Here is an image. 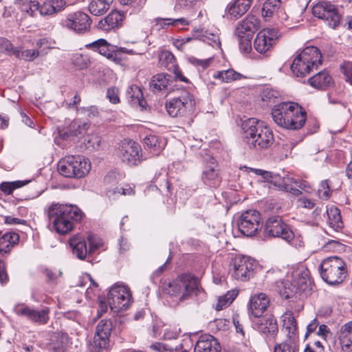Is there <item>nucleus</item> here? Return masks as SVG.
I'll use <instances>...</instances> for the list:
<instances>
[{"label": "nucleus", "instance_id": "f257e3e1", "mask_svg": "<svg viewBox=\"0 0 352 352\" xmlns=\"http://www.w3.org/2000/svg\"><path fill=\"white\" fill-rule=\"evenodd\" d=\"M50 221L56 232L65 234L72 231L74 223L80 221L84 215L76 206L52 203L47 209Z\"/></svg>", "mask_w": 352, "mask_h": 352}, {"label": "nucleus", "instance_id": "f03ea898", "mask_svg": "<svg viewBox=\"0 0 352 352\" xmlns=\"http://www.w3.org/2000/svg\"><path fill=\"white\" fill-rule=\"evenodd\" d=\"M271 114L274 122L286 129H300L307 120L306 111L295 102H287L276 104Z\"/></svg>", "mask_w": 352, "mask_h": 352}, {"label": "nucleus", "instance_id": "7ed1b4c3", "mask_svg": "<svg viewBox=\"0 0 352 352\" xmlns=\"http://www.w3.org/2000/svg\"><path fill=\"white\" fill-rule=\"evenodd\" d=\"M243 138L250 148H267L274 142L272 131L263 122L251 118L242 121Z\"/></svg>", "mask_w": 352, "mask_h": 352}, {"label": "nucleus", "instance_id": "20e7f679", "mask_svg": "<svg viewBox=\"0 0 352 352\" xmlns=\"http://www.w3.org/2000/svg\"><path fill=\"white\" fill-rule=\"evenodd\" d=\"M321 65L322 55L319 50L316 47L309 46L294 58L291 70L295 76L302 78Z\"/></svg>", "mask_w": 352, "mask_h": 352}, {"label": "nucleus", "instance_id": "39448f33", "mask_svg": "<svg viewBox=\"0 0 352 352\" xmlns=\"http://www.w3.org/2000/svg\"><path fill=\"white\" fill-rule=\"evenodd\" d=\"M90 161L82 155H68L58 163V170L65 177L82 178L91 170Z\"/></svg>", "mask_w": 352, "mask_h": 352}, {"label": "nucleus", "instance_id": "423d86ee", "mask_svg": "<svg viewBox=\"0 0 352 352\" xmlns=\"http://www.w3.org/2000/svg\"><path fill=\"white\" fill-rule=\"evenodd\" d=\"M320 273L322 278L328 284H339L346 277V264L340 257H329L320 265Z\"/></svg>", "mask_w": 352, "mask_h": 352}, {"label": "nucleus", "instance_id": "0eeeda50", "mask_svg": "<svg viewBox=\"0 0 352 352\" xmlns=\"http://www.w3.org/2000/svg\"><path fill=\"white\" fill-rule=\"evenodd\" d=\"M197 287L196 280L189 275L179 276L173 282L163 285L164 293L177 298L179 300H185Z\"/></svg>", "mask_w": 352, "mask_h": 352}, {"label": "nucleus", "instance_id": "6e6552de", "mask_svg": "<svg viewBox=\"0 0 352 352\" xmlns=\"http://www.w3.org/2000/svg\"><path fill=\"white\" fill-rule=\"evenodd\" d=\"M256 265L255 261L250 257L235 255L231 258L229 274L235 280L248 281L253 276Z\"/></svg>", "mask_w": 352, "mask_h": 352}, {"label": "nucleus", "instance_id": "1a4fd4ad", "mask_svg": "<svg viewBox=\"0 0 352 352\" xmlns=\"http://www.w3.org/2000/svg\"><path fill=\"white\" fill-rule=\"evenodd\" d=\"M309 282V271L304 267H299L292 273L291 281L292 289L287 288V283L280 280L276 282L279 292L286 298H289L292 292H301L305 291Z\"/></svg>", "mask_w": 352, "mask_h": 352}, {"label": "nucleus", "instance_id": "9d476101", "mask_svg": "<svg viewBox=\"0 0 352 352\" xmlns=\"http://www.w3.org/2000/svg\"><path fill=\"white\" fill-rule=\"evenodd\" d=\"M107 300L114 312L126 310L132 302V294L127 286L114 285L109 292Z\"/></svg>", "mask_w": 352, "mask_h": 352}, {"label": "nucleus", "instance_id": "9b49d317", "mask_svg": "<svg viewBox=\"0 0 352 352\" xmlns=\"http://www.w3.org/2000/svg\"><path fill=\"white\" fill-rule=\"evenodd\" d=\"M237 226L239 230L244 236H254L261 228V216L257 210H246L239 217Z\"/></svg>", "mask_w": 352, "mask_h": 352}, {"label": "nucleus", "instance_id": "f8f14e48", "mask_svg": "<svg viewBox=\"0 0 352 352\" xmlns=\"http://www.w3.org/2000/svg\"><path fill=\"white\" fill-rule=\"evenodd\" d=\"M195 104L191 94L184 90L178 97L171 99L166 107L168 114L172 117L183 116L192 110Z\"/></svg>", "mask_w": 352, "mask_h": 352}, {"label": "nucleus", "instance_id": "ddd939ff", "mask_svg": "<svg viewBox=\"0 0 352 352\" xmlns=\"http://www.w3.org/2000/svg\"><path fill=\"white\" fill-rule=\"evenodd\" d=\"M265 232L271 237H278L287 242L294 239V234L279 216L269 218L265 226Z\"/></svg>", "mask_w": 352, "mask_h": 352}, {"label": "nucleus", "instance_id": "4468645a", "mask_svg": "<svg viewBox=\"0 0 352 352\" xmlns=\"http://www.w3.org/2000/svg\"><path fill=\"white\" fill-rule=\"evenodd\" d=\"M312 13L316 17L324 20L332 28L340 24L341 16L336 6L329 2L322 1L316 4L312 8Z\"/></svg>", "mask_w": 352, "mask_h": 352}, {"label": "nucleus", "instance_id": "2eb2a0df", "mask_svg": "<svg viewBox=\"0 0 352 352\" xmlns=\"http://www.w3.org/2000/svg\"><path fill=\"white\" fill-rule=\"evenodd\" d=\"M15 313L28 320L38 324H45L50 320V308L34 309L24 304L18 305L14 308Z\"/></svg>", "mask_w": 352, "mask_h": 352}, {"label": "nucleus", "instance_id": "dca6fc26", "mask_svg": "<svg viewBox=\"0 0 352 352\" xmlns=\"http://www.w3.org/2000/svg\"><path fill=\"white\" fill-rule=\"evenodd\" d=\"M91 24V20L89 16L80 11L68 14L63 21L65 28L78 34L87 32L90 29Z\"/></svg>", "mask_w": 352, "mask_h": 352}, {"label": "nucleus", "instance_id": "f3484780", "mask_svg": "<svg viewBox=\"0 0 352 352\" xmlns=\"http://www.w3.org/2000/svg\"><path fill=\"white\" fill-rule=\"evenodd\" d=\"M113 324L110 320L102 319L96 325L94 343L99 352H105L109 346Z\"/></svg>", "mask_w": 352, "mask_h": 352}, {"label": "nucleus", "instance_id": "a211bd4d", "mask_svg": "<svg viewBox=\"0 0 352 352\" xmlns=\"http://www.w3.org/2000/svg\"><path fill=\"white\" fill-rule=\"evenodd\" d=\"M252 327L265 338H274L278 329L276 318L274 316L266 314L252 320Z\"/></svg>", "mask_w": 352, "mask_h": 352}, {"label": "nucleus", "instance_id": "6ab92c4d", "mask_svg": "<svg viewBox=\"0 0 352 352\" xmlns=\"http://www.w3.org/2000/svg\"><path fill=\"white\" fill-rule=\"evenodd\" d=\"M140 146L131 140H124L119 148V155L122 162L129 165H136L140 160Z\"/></svg>", "mask_w": 352, "mask_h": 352}, {"label": "nucleus", "instance_id": "aec40b11", "mask_svg": "<svg viewBox=\"0 0 352 352\" xmlns=\"http://www.w3.org/2000/svg\"><path fill=\"white\" fill-rule=\"evenodd\" d=\"M278 38V32L275 29H266L260 31L254 41V49L260 54L270 51Z\"/></svg>", "mask_w": 352, "mask_h": 352}, {"label": "nucleus", "instance_id": "412c9836", "mask_svg": "<svg viewBox=\"0 0 352 352\" xmlns=\"http://www.w3.org/2000/svg\"><path fill=\"white\" fill-rule=\"evenodd\" d=\"M270 305V299L264 293L252 295L248 303V313L254 318L262 316Z\"/></svg>", "mask_w": 352, "mask_h": 352}, {"label": "nucleus", "instance_id": "4be33fe9", "mask_svg": "<svg viewBox=\"0 0 352 352\" xmlns=\"http://www.w3.org/2000/svg\"><path fill=\"white\" fill-rule=\"evenodd\" d=\"M260 28V20L254 15L248 14L240 21L235 29V36L241 37L242 35L253 36Z\"/></svg>", "mask_w": 352, "mask_h": 352}, {"label": "nucleus", "instance_id": "5701e85b", "mask_svg": "<svg viewBox=\"0 0 352 352\" xmlns=\"http://www.w3.org/2000/svg\"><path fill=\"white\" fill-rule=\"evenodd\" d=\"M253 0H234L230 3L223 17L236 20L243 16L250 8Z\"/></svg>", "mask_w": 352, "mask_h": 352}, {"label": "nucleus", "instance_id": "b1692460", "mask_svg": "<svg viewBox=\"0 0 352 352\" xmlns=\"http://www.w3.org/2000/svg\"><path fill=\"white\" fill-rule=\"evenodd\" d=\"M85 47L98 52L110 60H114L117 56L118 47L108 43L103 38L86 44Z\"/></svg>", "mask_w": 352, "mask_h": 352}, {"label": "nucleus", "instance_id": "393cba45", "mask_svg": "<svg viewBox=\"0 0 352 352\" xmlns=\"http://www.w3.org/2000/svg\"><path fill=\"white\" fill-rule=\"evenodd\" d=\"M89 126L87 122L80 120H74L68 126L66 131H60L59 135L63 140H67L72 136H78L87 131Z\"/></svg>", "mask_w": 352, "mask_h": 352}, {"label": "nucleus", "instance_id": "a878e982", "mask_svg": "<svg viewBox=\"0 0 352 352\" xmlns=\"http://www.w3.org/2000/svg\"><path fill=\"white\" fill-rule=\"evenodd\" d=\"M172 76L168 74L160 73L154 75L149 82L150 89L153 92H160L170 89Z\"/></svg>", "mask_w": 352, "mask_h": 352}, {"label": "nucleus", "instance_id": "bb28decb", "mask_svg": "<svg viewBox=\"0 0 352 352\" xmlns=\"http://www.w3.org/2000/svg\"><path fill=\"white\" fill-rule=\"evenodd\" d=\"M143 142L145 148L155 155H159L166 144V140L163 138L153 134L146 135L144 138Z\"/></svg>", "mask_w": 352, "mask_h": 352}, {"label": "nucleus", "instance_id": "cd10ccee", "mask_svg": "<svg viewBox=\"0 0 352 352\" xmlns=\"http://www.w3.org/2000/svg\"><path fill=\"white\" fill-rule=\"evenodd\" d=\"M217 340L208 335L201 337L195 346V352H220Z\"/></svg>", "mask_w": 352, "mask_h": 352}, {"label": "nucleus", "instance_id": "c85d7f7f", "mask_svg": "<svg viewBox=\"0 0 352 352\" xmlns=\"http://www.w3.org/2000/svg\"><path fill=\"white\" fill-rule=\"evenodd\" d=\"M68 243L74 255L80 260L85 259L89 254V251L86 242L82 236L75 235L69 239Z\"/></svg>", "mask_w": 352, "mask_h": 352}, {"label": "nucleus", "instance_id": "c756f323", "mask_svg": "<svg viewBox=\"0 0 352 352\" xmlns=\"http://www.w3.org/2000/svg\"><path fill=\"white\" fill-rule=\"evenodd\" d=\"M19 241V236L15 232L6 233L0 237V254L7 256Z\"/></svg>", "mask_w": 352, "mask_h": 352}, {"label": "nucleus", "instance_id": "7c9ffc66", "mask_svg": "<svg viewBox=\"0 0 352 352\" xmlns=\"http://www.w3.org/2000/svg\"><path fill=\"white\" fill-rule=\"evenodd\" d=\"M308 81L311 87L320 89L331 87L333 83L332 77L325 69L309 78Z\"/></svg>", "mask_w": 352, "mask_h": 352}, {"label": "nucleus", "instance_id": "2f4dec72", "mask_svg": "<svg viewBox=\"0 0 352 352\" xmlns=\"http://www.w3.org/2000/svg\"><path fill=\"white\" fill-rule=\"evenodd\" d=\"M123 15L118 11L111 12L104 19L101 20L98 26L104 31H109L121 25Z\"/></svg>", "mask_w": 352, "mask_h": 352}, {"label": "nucleus", "instance_id": "473e14b6", "mask_svg": "<svg viewBox=\"0 0 352 352\" xmlns=\"http://www.w3.org/2000/svg\"><path fill=\"white\" fill-rule=\"evenodd\" d=\"M66 4L65 0H49L41 5L39 13L41 15H51L64 10Z\"/></svg>", "mask_w": 352, "mask_h": 352}, {"label": "nucleus", "instance_id": "72a5a7b5", "mask_svg": "<svg viewBox=\"0 0 352 352\" xmlns=\"http://www.w3.org/2000/svg\"><path fill=\"white\" fill-rule=\"evenodd\" d=\"M328 224L335 231L338 232L343 228L340 210L336 207H331L327 209Z\"/></svg>", "mask_w": 352, "mask_h": 352}, {"label": "nucleus", "instance_id": "f704fd0d", "mask_svg": "<svg viewBox=\"0 0 352 352\" xmlns=\"http://www.w3.org/2000/svg\"><path fill=\"white\" fill-rule=\"evenodd\" d=\"M190 21L186 18L168 19V18H157L155 19V25L158 29H167L169 26L178 27L179 25L184 26L190 25Z\"/></svg>", "mask_w": 352, "mask_h": 352}, {"label": "nucleus", "instance_id": "c9c22d12", "mask_svg": "<svg viewBox=\"0 0 352 352\" xmlns=\"http://www.w3.org/2000/svg\"><path fill=\"white\" fill-rule=\"evenodd\" d=\"M111 4L105 0H92L89 5V10L93 15L100 16L109 9Z\"/></svg>", "mask_w": 352, "mask_h": 352}, {"label": "nucleus", "instance_id": "e433bc0d", "mask_svg": "<svg viewBox=\"0 0 352 352\" xmlns=\"http://www.w3.org/2000/svg\"><path fill=\"white\" fill-rule=\"evenodd\" d=\"M281 6L280 0H267L262 8V16L265 19H270L273 14L278 12Z\"/></svg>", "mask_w": 352, "mask_h": 352}, {"label": "nucleus", "instance_id": "4c0bfd02", "mask_svg": "<svg viewBox=\"0 0 352 352\" xmlns=\"http://www.w3.org/2000/svg\"><path fill=\"white\" fill-rule=\"evenodd\" d=\"M160 64L166 68L168 71L175 70L177 65L176 58L174 55L168 51H163L159 56Z\"/></svg>", "mask_w": 352, "mask_h": 352}, {"label": "nucleus", "instance_id": "58836bf2", "mask_svg": "<svg viewBox=\"0 0 352 352\" xmlns=\"http://www.w3.org/2000/svg\"><path fill=\"white\" fill-rule=\"evenodd\" d=\"M298 345L292 336L288 339L274 346V352H298Z\"/></svg>", "mask_w": 352, "mask_h": 352}, {"label": "nucleus", "instance_id": "ea45409f", "mask_svg": "<svg viewBox=\"0 0 352 352\" xmlns=\"http://www.w3.org/2000/svg\"><path fill=\"white\" fill-rule=\"evenodd\" d=\"M260 97L263 102V105L269 106L276 102L278 93L274 89L266 88L261 91Z\"/></svg>", "mask_w": 352, "mask_h": 352}, {"label": "nucleus", "instance_id": "a19ab883", "mask_svg": "<svg viewBox=\"0 0 352 352\" xmlns=\"http://www.w3.org/2000/svg\"><path fill=\"white\" fill-rule=\"evenodd\" d=\"M283 325L288 334L295 335L296 332V322L292 312H287L283 316Z\"/></svg>", "mask_w": 352, "mask_h": 352}, {"label": "nucleus", "instance_id": "79ce46f5", "mask_svg": "<svg viewBox=\"0 0 352 352\" xmlns=\"http://www.w3.org/2000/svg\"><path fill=\"white\" fill-rule=\"evenodd\" d=\"M28 183V181L3 182L0 184V190L6 195H11L13 191Z\"/></svg>", "mask_w": 352, "mask_h": 352}, {"label": "nucleus", "instance_id": "37998d69", "mask_svg": "<svg viewBox=\"0 0 352 352\" xmlns=\"http://www.w3.org/2000/svg\"><path fill=\"white\" fill-rule=\"evenodd\" d=\"M14 56L16 58H21L27 61H32L39 56V52L36 50H21L17 48L14 52Z\"/></svg>", "mask_w": 352, "mask_h": 352}, {"label": "nucleus", "instance_id": "c03bdc74", "mask_svg": "<svg viewBox=\"0 0 352 352\" xmlns=\"http://www.w3.org/2000/svg\"><path fill=\"white\" fill-rule=\"evenodd\" d=\"M239 289L235 288L228 290L225 294L221 296V309L223 307L230 306L239 295Z\"/></svg>", "mask_w": 352, "mask_h": 352}, {"label": "nucleus", "instance_id": "a18cd8bd", "mask_svg": "<svg viewBox=\"0 0 352 352\" xmlns=\"http://www.w3.org/2000/svg\"><path fill=\"white\" fill-rule=\"evenodd\" d=\"M243 77L242 74L232 69L221 70V81L230 82Z\"/></svg>", "mask_w": 352, "mask_h": 352}, {"label": "nucleus", "instance_id": "49530a36", "mask_svg": "<svg viewBox=\"0 0 352 352\" xmlns=\"http://www.w3.org/2000/svg\"><path fill=\"white\" fill-rule=\"evenodd\" d=\"M253 36H249L248 37L247 35H242L241 37L236 36L239 44V48L241 52L245 54H248L252 50V43L251 40Z\"/></svg>", "mask_w": 352, "mask_h": 352}, {"label": "nucleus", "instance_id": "de8ad7c7", "mask_svg": "<svg viewBox=\"0 0 352 352\" xmlns=\"http://www.w3.org/2000/svg\"><path fill=\"white\" fill-rule=\"evenodd\" d=\"M188 62L191 65L197 67L198 68L201 67L203 69L208 68L212 63L213 60V58L210 57L206 59H199L195 58V56H189L188 57Z\"/></svg>", "mask_w": 352, "mask_h": 352}, {"label": "nucleus", "instance_id": "09e8293b", "mask_svg": "<svg viewBox=\"0 0 352 352\" xmlns=\"http://www.w3.org/2000/svg\"><path fill=\"white\" fill-rule=\"evenodd\" d=\"M318 197L323 200H327L331 195L329 180L321 182L318 190Z\"/></svg>", "mask_w": 352, "mask_h": 352}, {"label": "nucleus", "instance_id": "8fccbe9b", "mask_svg": "<svg viewBox=\"0 0 352 352\" xmlns=\"http://www.w3.org/2000/svg\"><path fill=\"white\" fill-rule=\"evenodd\" d=\"M129 97L132 99L137 100L140 106L143 107V95L140 89L136 85H132L129 87V89L127 91Z\"/></svg>", "mask_w": 352, "mask_h": 352}, {"label": "nucleus", "instance_id": "3c124183", "mask_svg": "<svg viewBox=\"0 0 352 352\" xmlns=\"http://www.w3.org/2000/svg\"><path fill=\"white\" fill-rule=\"evenodd\" d=\"M40 7L41 5L38 1L30 0V1L21 7V10L22 12H27L30 16H33L35 15L36 11L40 12Z\"/></svg>", "mask_w": 352, "mask_h": 352}, {"label": "nucleus", "instance_id": "603ef678", "mask_svg": "<svg viewBox=\"0 0 352 352\" xmlns=\"http://www.w3.org/2000/svg\"><path fill=\"white\" fill-rule=\"evenodd\" d=\"M340 69L346 82L352 85V61H344L340 65Z\"/></svg>", "mask_w": 352, "mask_h": 352}, {"label": "nucleus", "instance_id": "864d4df0", "mask_svg": "<svg viewBox=\"0 0 352 352\" xmlns=\"http://www.w3.org/2000/svg\"><path fill=\"white\" fill-rule=\"evenodd\" d=\"M0 50L8 54L14 55V52L17 50V47H14L8 39L0 37Z\"/></svg>", "mask_w": 352, "mask_h": 352}, {"label": "nucleus", "instance_id": "5fc2aeb1", "mask_svg": "<svg viewBox=\"0 0 352 352\" xmlns=\"http://www.w3.org/2000/svg\"><path fill=\"white\" fill-rule=\"evenodd\" d=\"M298 206L303 208L312 209L316 203L314 199L305 197H299L297 200Z\"/></svg>", "mask_w": 352, "mask_h": 352}, {"label": "nucleus", "instance_id": "6e6d98bb", "mask_svg": "<svg viewBox=\"0 0 352 352\" xmlns=\"http://www.w3.org/2000/svg\"><path fill=\"white\" fill-rule=\"evenodd\" d=\"M87 240L89 243V248L88 249L89 254H93L102 245V243L93 235H89Z\"/></svg>", "mask_w": 352, "mask_h": 352}, {"label": "nucleus", "instance_id": "4d7b16f0", "mask_svg": "<svg viewBox=\"0 0 352 352\" xmlns=\"http://www.w3.org/2000/svg\"><path fill=\"white\" fill-rule=\"evenodd\" d=\"M107 96L109 101L113 104H118L120 102L118 90L115 87H111L107 89Z\"/></svg>", "mask_w": 352, "mask_h": 352}, {"label": "nucleus", "instance_id": "13d9d810", "mask_svg": "<svg viewBox=\"0 0 352 352\" xmlns=\"http://www.w3.org/2000/svg\"><path fill=\"white\" fill-rule=\"evenodd\" d=\"M192 37H184L182 38L175 39L173 42V45L179 50L182 51L184 45L191 41Z\"/></svg>", "mask_w": 352, "mask_h": 352}, {"label": "nucleus", "instance_id": "bf43d9fd", "mask_svg": "<svg viewBox=\"0 0 352 352\" xmlns=\"http://www.w3.org/2000/svg\"><path fill=\"white\" fill-rule=\"evenodd\" d=\"M340 342L342 348L349 349L352 346V340L349 337L348 334L341 333L340 334Z\"/></svg>", "mask_w": 352, "mask_h": 352}, {"label": "nucleus", "instance_id": "052dcab7", "mask_svg": "<svg viewBox=\"0 0 352 352\" xmlns=\"http://www.w3.org/2000/svg\"><path fill=\"white\" fill-rule=\"evenodd\" d=\"M118 175L115 172L109 173L104 179L107 185L115 186L118 184Z\"/></svg>", "mask_w": 352, "mask_h": 352}, {"label": "nucleus", "instance_id": "680f3d73", "mask_svg": "<svg viewBox=\"0 0 352 352\" xmlns=\"http://www.w3.org/2000/svg\"><path fill=\"white\" fill-rule=\"evenodd\" d=\"M82 111L87 113V116L89 118L98 117L99 115L98 109L96 106H91L87 108L84 107L82 109Z\"/></svg>", "mask_w": 352, "mask_h": 352}, {"label": "nucleus", "instance_id": "e2e57ef3", "mask_svg": "<svg viewBox=\"0 0 352 352\" xmlns=\"http://www.w3.org/2000/svg\"><path fill=\"white\" fill-rule=\"evenodd\" d=\"M8 280V276L6 270L5 263L0 259V283L4 284Z\"/></svg>", "mask_w": 352, "mask_h": 352}, {"label": "nucleus", "instance_id": "0e129e2a", "mask_svg": "<svg viewBox=\"0 0 352 352\" xmlns=\"http://www.w3.org/2000/svg\"><path fill=\"white\" fill-rule=\"evenodd\" d=\"M171 72H173L175 74V80L182 81L186 83L189 82L188 79L182 74L178 66L176 67V69L175 70H172Z\"/></svg>", "mask_w": 352, "mask_h": 352}, {"label": "nucleus", "instance_id": "69168bd1", "mask_svg": "<svg viewBox=\"0 0 352 352\" xmlns=\"http://www.w3.org/2000/svg\"><path fill=\"white\" fill-rule=\"evenodd\" d=\"M120 253H124L130 249V243L126 239L121 238L119 241Z\"/></svg>", "mask_w": 352, "mask_h": 352}, {"label": "nucleus", "instance_id": "338daca9", "mask_svg": "<svg viewBox=\"0 0 352 352\" xmlns=\"http://www.w3.org/2000/svg\"><path fill=\"white\" fill-rule=\"evenodd\" d=\"M151 348L159 352H173L172 349H168L164 344L160 342L152 344Z\"/></svg>", "mask_w": 352, "mask_h": 352}, {"label": "nucleus", "instance_id": "774afa93", "mask_svg": "<svg viewBox=\"0 0 352 352\" xmlns=\"http://www.w3.org/2000/svg\"><path fill=\"white\" fill-rule=\"evenodd\" d=\"M5 223L7 224H24L25 221L11 216H7L5 217Z\"/></svg>", "mask_w": 352, "mask_h": 352}]
</instances>
